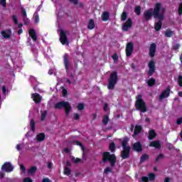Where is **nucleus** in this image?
<instances>
[{
	"label": "nucleus",
	"mask_w": 182,
	"mask_h": 182,
	"mask_svg": "<svg viewBox=\"0 0 182 182\" xmlns=\"http://www.w3.org/2000/svg\"><path fill=\"white\" fill-rule=\"evenodd\" d=\"M161 9V3H156L154 9L151 8L144 12V21H146V22L149 21H151V16H154V19H157V18H161V13H160Z\"/></svg>",
	"instance_id": "f257e3e1"
},
{
	"label": "nucleus",
	"mask_w": 182,
	"mask_h": 182,
	"mask_svg": "<svg viewBox=\"0 0 182 182\" xmlns=\"http://www.w3.org/2000/svg\"><path fill=\"white\" fill-rule=\"evenodd\" d=\"M129 144V138L125 136L123 138L121 146L122 147V151H121V157L122 160H126V159H129L130 157V146Z\"/></svg>",
	"instance_id": "f03ea898"
},
{
	"label": "nucleus",
	"mask_w": 182,
	"mask_h": 182,
	"mask_svg": "<svg viewBox=\"0 0 182 182\" xmlns=\"http://www.w3.org/2000/svg\"><path fill=\"white\" fill-rule=\"evenodd\" d=\"M135 109L141 113H146L147 112V106L146 105V102L143 100L141 95H139L136 97V100L135 102Z\"/></svg>",
	"instance_id": "7ed1b4c3"
},
{
	"label": "nucleus",
	"mask_w": 182,
	"mask_h": 182,
	"mask_svg": "<svg viewBox=\"0 0 182 182\" xmlns=\"http://www.w3.org/2000/svg\"><path fill=\"white\" fill-rule=\"evenodd\" d=\"M109 161L111 167H114L116 164L117 157L114 154H110V152L105 151L102 153V163Z\"/></svg>",
	"instance_id": "20e7f679"
},
{
	"label": "nucleus",
	"mask_w": 182,
	"mask_h": 182,
	"mask_svg": "<svg viewBox=\"0 0 182 182\" xmlns=\"http://www.w3.org/2000/svg\"><path fill=\"white\" fill-rule=\"evenodd\" d=\"M118 81L119 75H117V72L113 71L108 79L107 89H109V90H113Z\"/></svg>",
	"instance_id": "39448f33"
},
{
	"label": "nucleus",
	"mask_w": 182,
	"mask_h": 182,
	"mask_svg": "<svg viewBox=\"0 0 182 182\" xmlns=\"http://www.w3.org/2000/svg\"><path fill=\"white\" fill-rule=\"evenodd\" d=\"M54 109H57L58 110L64 109L66 116H69V113H70V111L72 110V106H70V103H69V102L60 101L54 105Z\"/></svg>",
	"instance_id": "423d86ee"
},
{
	"label": "nucleus",
	"mask_w": 182,
	"mask_h": 182,
	"mask_svg": "<svg viewBox=\"0 0 182 182\" xmlns=\"http://www.w3.org/2000/svg\"><path fill=\"white\" fill-rule=\"evenodd\" d=\"M149 70L147 72V75L149 77L153 76L156 73V63L154 60H151L148 64Z\"/></svg>",
	"instance_id": "0eeeda50"
},
{
	"label": "nucleus",
	"mask_w": 182,
	"mask_h": 182,
	"mask_svg": "<svg viewBox=\"0 0 182 182\" xmlns=\"http://www.w3.org/2000/svg\"><path fill=\"white\" fill-rule=\"evenodd\" d=\"M68 31L61 30L60 32V42L62 45H69V41H68V36H66Z\"/></svg>",
	"instance_id": "6e6552de"
},
{
	"label": "nucleus",
	"mask_w": 182,
	"mask_h": 182,
	"mask_svg": "<svg viewBox=\"0 0 182 182\" xmlns=\"http://www.w3.org/2000/svg\"><path fill=\"white\" fill-rule=\"evenodd\" d=\"M14 166H12L11 162H6L1 166V169L6 173H11V171H14Z\"/></svg>",
	"instance_id": "1a4fd4ad"
},
{
	"label": "nucleus",
	"mask_w": 182,
	"mask_h": 182,
	"mask_svg": "<svg viewBox=\"0 0 182 182\" xmlns=\"http://www.w3.org/2000/svg\"><path fill=\"white\" fill-rule=\"evenodd\" d=\"M156 19H159V21L157 23H154V29L157 32L161 29V26L163 25V21H164V14L161 13V18H156Z\"/></svg>",
	"instance_id": "9d476101"
},
{
	"label": "nucleus",
	"mask_w": 182,
	"mask_h": 182,
	"mask_svg": "<svg viewBox=\"0 0 182 182\" xmlns=\"http://www.w3.org/2000/svg\"><path fill=\"white\" fill-rule=\"evenodd\" d=\"M133 49H134V45L133 44V43L129 42L127 44L126 46V55L127 57L129 56H132V55L133 54Z\"/></svg>",
	"instance_id": "9b49d317"
},
{
	"label": "nucleus",
	"mask_w": 182,
	"mask_h": 182,
	"mask_svg": "<svg viewBox=\"0 0 182 182\" xmlns=\"http://www.w3.org/2000/svg\"><path fill=\"white\" fill-rule=\"evenodd\" d=\"M171 90V88L170 86H168L166 89L164 91H162L161 94L159 95V100H163V99H166L170 96V91Z\"/></svg>",
	"instance_id": "f8f14e48"
},
{
	"label": "nucleus",
	"mask_w": 182,
	"mask_h": 182,
	"mask_svg": "<svg viewBox=\"0 0 182 182\" xmlns=\"http://www.w3.org/2000/svg\"><path fill=\"white\" fill-rule=\"evenodd\" d=\"M156 50H157V46L156 43H152L149 46V55L150 58H154V56H156Z\"/></svg>",
	"instance_id": "ddd939ff"
},
{
	"label": "nucleus",
	"mask_w": 182,
	"mask_h": 182,
	"mask_svg": "<svg viewBox=\"0 0 182 182\" xmlns=\"http://www.w3.org/2000/svg\"><path fill=\"white\" fill-rule=\"evenodd\" d=\"M132 25L133 21H132V18H128L125 23L122 26V31H124V32H127L129 28H132Z\"/></svg>",
	"instance_id": "4468645a"
},
{
	"label": "nucleus",
	"mask_w": 182,
	"mask_h": 182,
	"mask_svg": "<svg viewBox=\"0 0 182 182\" xmlns=\"http://www.w3.org/2000/svg\"><path fill=\"white\" fill-rule=\"evenodd\" d=\"M132 149L134 151H137V153H141L143 151V146H141L140 141L135 142L132 146Z\"/></svg>",
	"instance_id": "2eb2a0df"
},
{
	"label": "nucleus",
	"mask_w": 182,
	"mask_h": 182,
	"mask_svg": "<svg viewBox=\"0 0 182 182\" xmlns=\"http://www.w3.org/2000/svg\"><path fill=\"white\" fill-rule=\"evenodd\" d=\"M63 63L66 72L69 71V54L65 53L63 55Z\"/></svg>",
	"instance_id": "dca6fc26"
},
{
	"label": "nucleus",
	"mask_w": 182,
	"mask_h": 182,
	"mask_svg": "<svg viewBox=\"0 0 182 182\" xmlns=\"http://www.w3.org/2000/svg\"><path fill=\"white\" fill-rule=\"evenodd\" d=\"M149 147H154L155 149H156V150H160V149H161V143L159 140L152 141L149 143Z\"/></svg>",
	"instance_id": "f3484780"
},
{
	"label": "nucleus",
	"mask_w": 182,
	"mask_h": 182,
	"mask_svg": "<svg viewBox=\"0 0 182 182\" xmlns=\"http://www.w3.org/2000/svg\"><path fill=\"white\" fill-rule=\"evenodd\" d=\"M1 34L4 39H9L11 38V35H12V30L7 29L5 31H2Z\"/></svg>",
	"instance_id": "a211bd4d"
},
{
	"label": "nucleus",
	"mask_w": 182,
	"mask_h": 182,
	"mask_svg": "<svg viewBox=\"0 0 182 182\" xmlns=\"http://www.w3.org/2000/svg\"><path fill=\"white\" fill-rule=\"evenodd\" d=\"M28 35L29 36H31V39H33L34 42H36V41H38V36H36V31H35V29L31 28L28 31Z\"/></svg>",
	"instance_id": "6ab92c4d"
},
{
	"label": "nucleus",
	"mask_w": 182,
	"mask_h": 182,
	"mask_svg": "<svg viewBox=\"0 0 182 182\" xmlns=\"http://www.w3.org/2000/svg\"><path fill=\"white\" fill-rule=\"evenodd\" d=\"M143 130V127H141V125H136L134 130L133 137L134 136H138V134H140L141 133V131Z\"/></svg>",
	"instance_id": "aec40b11"
},
{
	"label": "nucleus",
	"mask_w": 182,
	"mask_h": 182,
	"mask_svg": "<svg viewBox=\"0 0 182 182\" xmlns=\"http://www.w3.org/2000/svg\"><path fill=\"white\" fill-rule=\"evenodd\" d=\"M32 97L33 100V102H35V103H41V102H42V97L41 96V95L38 94V93H34L32 95Z\"/></svg>",
	"instance_id": "412c9836"
},
{
	"label": "nucleus",
	"mask_w": 182,
	"mask_h": 182,
	"mask_svg": "<svg viewBox=\"0 0 182 182\" xmlns=\"http://www.w3.org/2000/svg\"><path fill=\"white\" fill-rule=\"evenodd\" d=\"M156 136L157 134H156V131L154 129H151L149 132L148 139L149 140H153L154 139H156Z\"/></svg>",
	"instance_id": "4be33fe9"
},
{
	"label": "nucleus",
	"mask_w": 182,
	"mask_h": 182,
	"mask_svg": "<svg viewBox=\"0 0 182 182\" xmlns=\"http://www.w3.org/2000/svg\"><path fill=\"white\" fill-rule=\"evenodd\" d=\"M46 137L45 133H39L36 135V140L37 141H43Z\"/></svg>",
	"instance_id": "5701e85b"
},
{
	"label": "nucleus",
	"mask_w": 182,
	"mask_h": 182,
	"mask_svg": "<svg viewBox=\"0 0 182 182\" xmlns=\"http://www.w3.org/2000/svg\"><path fill=\"white\" fill-rule=\"evenodd\" d=\"M174 35V31H171V29L168 28L164 33V36L166 38H171Z\"/></svg>",
	"instance_id": "b1692460"
},
{
	"label": "nucleus",
	"mask_w": 182,
	"mask_h": 182,
	"mask_svg": "<svg viewBox=\"0 0 182 182\" xmlns=\"http://www.w3.org/2000/svg\"><path fill=\"white\" fill-rule=\"evenodd\" d=\"M1 91H2L3 96H4V99H5V97H6L7 95L9 93V90L8 89V87H6V86L3 85L1 87Z\"/></svg>",
	"instance_id": "393cba45"
},
{
	"label": "nucleus",
	"mask_w": 182,
	"mask_h": 182,
	"mask_svg": "<svg viewBox=\"0 0 182 182\" xmlns=\"http://www.w3.org/2000/svg\"><path fill=\"white\" fill-rule=\"evenodd\" d=\"M109 18H110V14L107 11H104L102 14V19L104 21H109Z\"/></svg>",
	"instance_id": "a878e982"
},
{
	"label": "nucleus",
	"mask_w": 182,
	"mask_h": 182,
	"mask_svg": "<svg viewBox=\"0 0 182 182\" xmlns=\"http://www.w3.org/2000/svg\"><path fill=\"white\" fill-rule=\"evenodd\" d=\"M30 127L31 132H35V130H36V123L35 122V119H32L31 120Z\"/></svg>",
	"instance_id": "bb28decb"
},
{
	"label": "nucleus",
	"mask_w": 182,
	"mask_h": 182,
	"mask_svg": "<svg viewBox=\"0 0 182 182\" xmlns=\"http://www.w3.org/2000/svg\"><path fill=\"white\" fill-rule=\"evenodd\" d=\"M148 86H149V87H153V86H154V85H156V79L154 78H150L149 80H148V81L146 82Z\"/></svg>",
	"instance_id": "cd10ccee"
},
{
	"label": "nucleus",
	"mask_w": 182,
	"mask_h": 182,
	"mask_svg": "<svg viewBox=\"0 0 182 182\" xmlns=\"http://www.w3.org/2000/svg\"><path fill=\"white\" fill-rule=\"evenodd\" d=\"M95 26H96V25L95 24V21H93V19H90L88 25H87V28L90 30L92 29H95Z\"/></svg>",
	"instance_id": "c85d7f7f"
},
{
	"label": "nucleus",
	"mask_w": 182,
	"mask_h": 182,
	"mask_svg": "<svg viewBox=\"0 0 182 182\" xmlns=\"http://www.w3.org/2000/svg\"><path fill=\"white\" fill-rule=\"evenodd\" d=\"M149 159H150V156L147 155L146 154H144L141 156L140 163H144L146 160H149Z\"/></svg>",
	"instance_id": "c756f323"
},
{
	"label": "nucleus",
	"mask_w": 182,
	"mask_h": 182,
	"mask_svg": "<svg viewBox=\"0 0 182 182\" xmlns=\"http://www.w3.org/2000/svg\"><path fill=\"white\" fill-rule=\"evenodd\" d=\"M109 149L111 153H114V151H116V144H114V142L109 144Z\"/></svg>",
	"instance_id": "7c9ffc66"
},
{
	"label": "nucleus",
	"mask_w": 182,
	"mask_h": 182,
	"mask_svg": "<svg viewBox=\"0 0 182 182\" xmlns=\"http://www.w3.org/2000/svg\"><path fill=\"white\" fill-rule=\"evenodd\" d=\"M36 170H38V168H36V166H32L28 170V173L29 174H35L36 173Z\"/></svg>",
	"instance_id": "2f4dec72"
},
{
	"label": "nucleus",
	"mask_w": 182,
	"mask_h": 182,
	"mask_svg": "<svg viewBox=\"0 0 182 182\" xmlns=\"http://www.w3.org/2000/svg\"><path fill=\"white\" fill-rule=\"evenodd\" d=\"M148 178L149 181H154L156 180V174L153 173H150L148 174Z\"/></svg>",
	"instance_id": "473e14b6"
},
{
	"label": "nucleus",
	"mask_w": 182,
	"mask_h": 182,
	"mask_svg": "<svg viewBox=\"0 0 182 182\" xmlns=\"http://www.w3.org/2000/svg\"><path fill=\"white\" fill-rule=\"evenodd\" d=\"M73 143H75V144H76L77 146H80V147H81V150H82V151H85V146L80 141H73Z\"/></svg>",
	"instance_id": "72a5a7b5"
},
{
	"label": "nucleus",
	"mask_w": 182,
	"mask_h": 182,
	"mask_svg": "<svg viewBox=\"0 0 182 182\" xmlns=\"http://www.w3.org/2000/svg\"><path fill=\"white\" fill-rule=\"evenodd\" d=\"M70 173H72V171L70 170V168L66 166L65 168H64V174L65 176H70Z\"/></svg>",
	"instance_id": "f704fd0d"
},
{
	"label": "nucleus",
	"mask_w": 182,
	"mask_h": 182,
	"mask_svg": "<svg viewBox=\"0 0 182 182\" xmlns=\"http://www.w3.org/2000/svg\"><path fill=\"white\" fill-rule=\"evenodd\" d=\"M102 123L106 126L109 123V115H105L102 118Z\"/></svg>",
	"instance_id": "c9c22d12"
},
{
	"label": "nucleus",
	"mask_w": 182,
	"mask_h": 182,
	"mask_svg": "<svg viewBox=\"0 0 182 182\" xmlns=\"http://www.w3.org/2000/svg\"><path fill=\"white\" fill-rule=\"evenodd\" d=\"M134 12L138 16L141 14V8L140 7V6H135Z\"/></svg>",
	"instance_id": "e433bc0d"
},
{
	"label": "nucleus",
	"mask_w": 182,
	"mask_h": 182,
	"mask_svg": "<svg viewBox=\"0 0 182 182\" xmlns=\"http://www.w3.org/2000/svg\"><path fill=\"white\" fill-rule=\"evenodd\" d=\"M163 159H164V155L161 153H160L158 156L156 158L155 161L156 163H159V161H160V160H163Z\"/></svg>",
	"instance_id": "4c0bfd02"
},
{
	"label": "nucleus",
	"mask_w": 182,
	"mask_h": 182,
	"mask_svg": "<svg viewBox=\"0 0 182 182\" xmlns=\"http://www.w3.org/2000/svg\"><path fill=\"white\" fill-rule=\"evenodd\" d=\"M21 16L23 19H26V16H28V15L26 14V10H25V9L21 8Z\"/></svg>",
	"instance_id": "58836bf2"
},
{
	"label": "nucleus",
	"mask_w": 182,
	"mask_h": 182,
	"mask_svg": "<svg viewBox=\"0 0 182 182\" xmlns=\"http://www.w3.org/2000/svg\"><path fill=\"white\" fill-rule=\"evenodd\" d=\"M46 116H48V111L45 110L42 114H41V120L42 122H43V120H45V119H46Z\"/></svg>",
	"instance_id": "ea45409f"
},
{
	"label": "nucleus",
	"mask_w": 182,
	"mask_h": 182,
	"mask_svg": "<svg viewBox=\"0 0 182 182\" xmlns=\"http://www.w3.org/2000/svg\"><path fill=\"white\" fill-rule=\"evenodd\" d=\"M126 19H127V13H126V11L122 12V15H121V21H126Z\"/></svg>",
	"instance_id": "a19ab883"
},
{
	"label": "nucleus",
	"mask_w": 182,
	"mask_h": 182,
	"mask_svg": "<svg viewBox=\"0 0 182 182\" xmlns=\"http://www.w3.org/2000/svg\"><path fill=\"white\" fill-rule=\"evenodd\" d=\"M77 110H83L85 109V104L80 102L77 105Z\"/></svg>",
	"instance_id": "79ce46f5"
},
{
	"label": "nucleus",
	"mask_w": 182,
	"mask_h": 182,
	"mask_svg": "<svg viewBox=\"0 0 182 182\" xmlns=\"http://www.w3.org/2000/svg\"><path fill=\"white\" fill-rule=\"evenodd\" d=\"M11 19L13 20L14 25H18V17L16 15H13Z\"/></svg>",
	"instance_id": "37998d69"
},
{
	"label": "nucleus",
	"mask_w": 182,
	"mask_h": 182,
	"mask_svg": "<svg viewBox=\"0 0 182 182\" xmlns=\"http://www.w3.org/2000/svg\"><path fill=\"white\" fill-rule=\"evenodd\" d=\"M72 161H73L74 163H75L76 164H77V163H80V161H82V159H79V158H75V156H73L71 159Z\"/></svg>",
	"instance_id": "c03bdc74"
},
{
	"label": "nucleus",
	"mask_w": 182,
	"mask_h": 182,
	"mask_svg": "<svg viewBox=\"0 0 182 182\" xmlns=\"http://www.w3.org/2000/svg\"><path fill=\"white\" fill-rule=\"evenodd\" d=\"M1 5L3 9H6V0H1Z\"/></svg>",
	"instance_id": "a18cd8bd"
},
{
	"label": "nucleus",
	"mask_w": 182,
	"mask_h": 182,
	"mask_svg": "<svg viewBox=\"0 0 182 182\" xmlns=\"http://www.w3.org/2000/svg\"><path fill=\"white\" fill-rule=\"evenodd\" d=\"M178 14L180 16L182 15V3H181L178 6Z\"/></svg>",
	"instance_id": "49530a36"
},
{
	"label": "nucleus",
	"mask_w": 182,
	"mask_h": 182,
	"mask_svg": "<svg viewBox=\"0 0 182 182\" xmlns=\"http://www.w3.org/2000/svg\"><path fill=\"white\" fill-rule=\"evenodd\" d=\"M20 170H21L22 173H25L26 171V168L23 165V164H21L20 165Z\"/></svg>",
	"instance_id": "de8ad7c7"
},
{
	"label": "nucleus",
	"mask_w": 182,
	"mask_h": 182,
	"mask_svg": "<svg viewBox=\"0 0 182 182\" xmlns=\"http://www.w3.org/2000/svg\"><path fill=\"white\" fill-rule=\"evenodd\" d=\"M178 83L181 87H182V76L179 75L178 77Z\"/></svg>",
	"instance_id": "09e8293b"
},
{
	"label": "nucleus",
	"mask_w": 182,
	"mask_h": 182,
	"mask_svg": "<svg viewBox=\"0 0 182 182\" xmlns=\"http://www.w3.org/2000/svg\"><path fill=\"white\" fill-rule=\"evenodd\" d=\"M141 181L143 182H149V176H142Z\"/></svg>",
	"instance_id": "8fccbe9b"
},
{
	"label": "nucleus",
	"mask_w": 182,
	"mask_h": 182,
	"mask_svg": "<svg viewBox=\"0 0 182 182\" xmlns=\"http://www.w3.org/2000/svg\"><path fill=\"white\" fill-rule=\"evenodd\" d=\"M70 4H73V5H77L79 4V0H68Z\"/></svg>",
	"instance_id": "3c124183"
},
{
	"label": "nucleus",
	"mask_w": 182,
	"mask_h": 182,
	"mask_svg": "<svg viewBox=\"0 0 182 182\" xmlns=\"http://www.w3.org/2000/svg\"><path fill=\"white\" fill-rule=\"evenodd\" d=\"M74 120H79L80 119V115L79 114L75 113L74 114Z\"/></svg>",
	"instance_id": "603ef678"
},
{
	"label": "nucleus",
	"mask_w": 182,
	"mask_h": 182,
	"mask_svg": "<svg viewBox=\"0 0 182 182\" xmlns=\"http://www.w3.org/2000/svg\"><path fill=\"white\" fill-rule=\"evenodd\" d=\"M179 48H180V44H178V43H176V44L173 45V49L174 50H177Z\"/></svg>",
	"instance_id": "864d4df0"
},
{
	"label": "nucleus",
	"mask_w": 182,
	"mask_h": 182,
	"mask_svg": "<svg viewBox=\"0 0 182 182\" xmlns=\"http://www.w3.org/2000/svg\"><path fill=\"white\" fill-rule=\"evenodd\" d=\"M104 173H112V168H110L109 167H107V168L104 170Z\"/></svg>",
	"instance_id": "5fc2aeb1"
},
{
	"label": "nucleus",
	"mask_w": 182,
	"mask_h": 182,
	"mask_svg": "<svg viewBox=\"0 0 182 182\" xmlns=\"http://www.w3.org/2000/svg\"><path fill=\"white\" fill-rule=\"evenodd\" d=\"M182 123V117L178 118L176 120V124L180 126V124H181Z\"/></svg>",
	"instance_id": "6e6d98bb"
},
{
	"label": "nucleus",
	"mask_w": 182,
	"mask_h": 182,
	"mask_svg": "<svg viewBox=\"0 0 182 182\" xmlns=\"http://www.w3.org/2000/svg\"><path fill=\"white\" fill-rule=\"evenodd\" d=\"M23 182H32V179L31 178H24Z\"/></svg>",
	"instance_id": "4d7b16f0"
},
{
	"label": "nucleus",
	"mask_w": 182,
	"mask_h": 182,
	"mask_svg": "<svg viewBox=\"0 0 182 182\" xmlns=\"http://www.w3.org/2000/svg\"><path fill=\"white\" fill-rule=\"evenodd\" d=\"M23 22H24V25H29V20L28 18H26L25 19H23Z\"/></svg>",
	"instance_id": "13d9d810"
},
{
	"label": "nucleus",
	"mask_w": 182,
	"mask_h": 182,
	"mask_svg": "<svg viewBox=\"0 0 182 182\" xmlns=\"http://www.w3.org/2000/svg\"><path fill=\"white\" fill-rule=\"evenodd\" d=\"M112 59H113V60H117L119 59V57L117 56V54L114 53L112 55Z\"/></svg>",
	"instance_id": "bf43d9fd"
},
{
	"label": "nucleus",
	"mask_w": 182,
	"mask_h": 182,
	"mask_svg": "<svg viewBox=\"0 0 182 182\" xmlns=\"http://www.w3.org/2000/svg\"><path fill=\"white\" fill-rule=\"evenodd\" d=\"M42 182H51V181L49 179V178H43Z\"/></svg>",
	"instance_id": "052dcab7"
},
{
	"label": "nucleus",
	"mask_w": 182,
	"mask_h": 182,
	"mask_svg": "<svg viewBox=\"0 0 182 182\" xmlns=\"http://www.w3.org/2000/svg\"><path fill=\"white\" fill-rule=\"evenodd\" d=\"M107 109H109V105H107V103H105L104 106L105 112H107Z\"/></svg>",
	"instance_id": "680f3d73"
},
{
	"label": "nucleus",
	"mask_w": 182,
	"mask_h": 182,
	"mask_svg": "<svg viewBox=\"0 0 182 182\" xmlns=\"http://www.w3.org/2000/svg\"><path fill=\"white\" fill-rule=\"evenodd\" d=\"M35 22H36V23H38V22H39V16L38 15L36 16Z\"/></svg>",
	"instance_id": "e2e57ef3"
},
{
	"label": "nucleus",
	"mask_w": 182,
	"mask_h": 182,
	"mask_svg": "<svg viewBox=\"0 0 182 182\" xmlns=\"http://www.w3.org/2000/svg\"><path fill=\"white\" fill-rule=\"evenodd\" d=\"M68 95V90H63V96H66Z\"/></svg>",
	"instance_id": "0e129e2a"
},
{
	"label": "nucleus",
	"mask_w": 182,
	"mask_h": 182,
	"mask_svg": "<svg viewBox=\"0 0 182 182\" xmlns=\"http://www.w3.org/2000/svg\"><path fill=\"white\" fill-rule=\"evenodd\" d=\"M18 35H21L22 33H23V30L22 28H20L18 31Z\"/></svg>",
	"instance_id": "69168bd1"
},
{
	"label": "nucleus",
	"mask_w": 182,
	"mask_h": 182,
	"mask_svg": "<svg viewBox=\"0 0 182 182\" xmlns=\"http://www.w3.org/2000/svg\"><path fill=\"white\" fill-rule=\"evenodd\" d=\"M16 149L18 151L21 150V144H17Z\"/></svg>",
	"instance_id": "338daca9"
},
{
	"label": "nucleus",
	"mask_w": 182,
	"mask_h": 182,
	"mask_svg": "<svg viewBox=\"0 0 182 182\" xmlns=\"http://www.w3.org/2000/svg\"><path fill=\"white\" fill-rule=\"evenodd\" d=\"M164 182H170V178H166Z\"/></svg>",
	"instance_id": "774afa93"
}]
</instances>
